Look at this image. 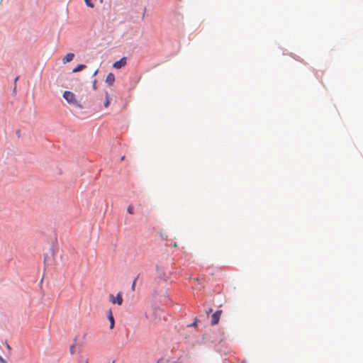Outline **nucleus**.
<instances>
[{"label": "nucleus", "instance_id": "obj_1", "mask_svg": "<svg viewBox=\"0 0 363 363\" xmlns=\"http://www.w3.org/2000/svg\"><path fill=\"white\" fill-rule=\"evenodd\" d=\"M63 98L69 104H72V105H75V106L78 105V101L76 99V96L74 95V93H72L71 91H65L63 94Z\"/></svg>", "mask_w": 363, "mask_h": 363}, {"label": "nucleus", "instance_id": "obj_2", "mask_svg": "<svg viewBox=\"0 0 363 363\" xmlns=\"http://www.w3.org/2000/svg\"><path fill=\"white\" fill-rule=\"evenodd\" d=\"M109 301L113 304H118L121 306L123 303V297L121 292H118L116 296H114L113 294H110L108 296Z\"/></svg>", "mask_w": 363, "mask_h": 363}, {"label": "nucleus", "instance_id": "obj_3", "mask_svg": "<svg viewBox=\"0 0 363 363\" xmlns=\"http://www.w3.org/2000/svg\"><path fill=\"white\" fill-rule=\"evenodd\" d=\"M221 313H222V311L220 310V311H216L212 315L211 320V323L212 325H215L218 323L220 318V315H221Z\"/></svg>", "mask_w": 363, "mask_h": 363}, {"label": "nucleus", "instance_id": "obj_4", "mask_svg": "<svg viewBox=\"0 0 363 363\" xmlns=\"http://www.w3.org/2000/svg\"><path fill=\"white\" fill-rule=\"evenodd\" d=\"M126 57H122L120 60L116 61L113 63V67L116 69H121L126 65Z\"/></svg>", "mask_w": 363, "mask_h": 363}, {"label": "nucleus", "instance_id": "obj_5", "mask_svg": "<svg viewBox=\"0 0 363 363\" xmlns=\"http://www.w3.org/2000/svg\"><path fill=\"white\" fill-rule=\"evenodd\" d=\"M74 57V53H72V52L67 53L62 59L63 64H66L67 62L72 61Z\"/></svg>", "mask_w": 363, "mask_h": 363}, {"label": "nucleus", "instance_id": "obj_6", "mask_svg": "<svg viewBox=\"0 0 363 363\" xmlns=\"http://www.w3.org/2000/svg\"><path fill=\"white\" fill-rule=\"evenodd\" d=\"M115 82V76L113 73H109L106 79V82L109 85L112 86Z\"/></svg>", "mask_w": 363, "mask_h": 363}, {"label": "nucleus", "instance_id": "obj_7", "mask_svg": "<svg viewBox=\"0 0 363 363\" xmlns=\"http://www.w3.org/2000/svg\"><path fill=\"white\" fill-rule=\"evenodd\" d=\"M107 316H108V319L110 322V329H113L114 328L115 322H114V318H113L111 311H108Z\"/></svg>", "mask_w": 363, "mask_h": 363}, {"label": "nucleus", "instance_id": "obj_8", "mask_svg": "<svg viewBox=\"0 0 363 363\" xmlns=\"http://www.w3.org/2000/svg\"><path fill=\"white\" fill-rule=\"evenodd\" d=\"M157 363H176V362L172 360L169 357H162L158 359Z\"/></svg>", "mask_w": 363, "mask_h": 363}, {"label": "nucleus", "instance_id": "obj_9", "mask_svg": "<svg viewBox=\"0 0 363 363\" xmlns=\"http://www.w3.org/2000/svg\"><path fill=\"white\" fill-rule=\"evenodd\" d=\"M77 363H89V360L88 357L84 355H79L77 359Z\"/></svg>", "mask_w": 363, "mask_h": 363}, {"label": "nucleus", "instance_id": "obj_10", "mask_svg": "<svg viewBox=\"0 0 363 363\" xmlns=\"http://www.w3.org/2000/svg\"><path fill=\"white\" fill-rule=\"evenodd\" d=\"M105 96H106V99H105V101H104V106L106 108H107L109 104H110V97H109V94L107 91H106L105 93Z\"/></svg>", "mask_w": 363, "mask_h": 363}, {"label": "nucleus", "instance_id": "obj_11", "mask_svg": "<svg viewBox=\"0 0 363 363\" xmlns=\"http://www.w3.org/2000/svg\"><path fill=\"white\" fill-rule=\"evenodd\" d=\"M86 66L84 65H79L75 68L73 69V72H78L82 71L83 69H84Z\"/></svg>", "mask_w": 363, "mask_h": 363}, {"label": "nucleus", "instance_id": "obj_12", "mask_svg": "<svg viewBox=\"0 0 363 363\" xmlns=\"http://www.w3.org/2000/svg\"><path fill=\"white\" fill-rule=\"evenodd\" d=\"M85 4L90 8H94V4L91 3V0H84Z\"/></svg>", "mask_w": 363, "mask_h": 363}, {"label": "nucleus", "instance_id": "obj_13", "mask_svg": "<svg viewBox=\"0 0 363 363\" xmlns=\"http://www.w3.org/2000/svg\"><path fill=\"white\" fill-rule=\"evenodd\" d=\"M69 352L71 354H74L75 353V345H72L70 346Z\"/></svg>", "mask_w": 363, "mask_h": 363}, {"label": "nucleus", "instance_id": "obj_14", "mask_svg": "<svg viewBox=\"0 0 363 363\" xmlns=\"http://www.w3.org/2000/svg\"><path fill=\"white\" fill-rule=\"evenodd\" d=\"M128 212L130 213V214H133L134 212H133V206L130 205L128 207Z\"/></svg>", "mask_w": 363, "mask_h": 363}, {"label": "nucleus", "instance_id": "obj_15", "mask_svg": "<svg viewBox=\"0 0 363 363\" xmlns=\"http://www.w3.org/2000/svg\"><path fill=\"white\" fill-rule=\"evenodd\" d=\"M136 280H137V278H135L133 280V284H132V286H131V289H132L133 291H135V286Z\"/></svg>", "mask_w": 363, "mask_h": 363}, {"label": "nucleus", "instance_id": "obj_16", "mask_svg": "<svg viewBox=\"0 0 363 363\" xmlns=\"http://www.w3.org/2000/svg\"><path fill=\"white\" fill-rule=\"evenodd\" d=\"M0 363H6V361L1 356H0Z\"/></svg>", "mask_w": 363, "mask_h": 363}, {"label": "nucleus", "instance_id": "obj_17", "mask_svg": "<svg viewBox=\"0 0 363 363\" xmlns=\"http://www.w3.org/2000/svg\"><path fill=\"white\" fill-rule=\"evenodd\" d=\"M173 247H177V242H174V244H173Z\"/></svg>", "mask_w": 363, "mask_h": 363}, {"label": "nucleus", "instance_id": "obj_18", "mask_svg": "<svg viewBox=\"0 0 363 363\" xmlns=\"http://www.w3.org/2000/svg\"><path fill=\"white\" fill-rule=\"evenodd\" d=\"M6 347H7V348H8L9 350H11V347H10V345H9V344H7V345H6Z\"/></svg>", "mask_w": 363, "mask_h": 363}]
</instances>
